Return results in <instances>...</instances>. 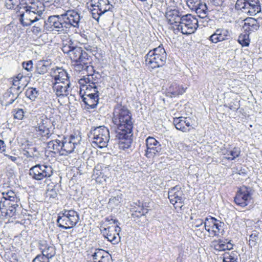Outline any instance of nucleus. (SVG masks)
Instances as JSON below:
<instances>
[{"label":"nucleus","mask_w":262,"mask_h":262,"mask_svg":"<svg viewBox=\"0 0 262 262\" xmlns=\"http://www.w3.org/2000/svg\"><path fill=\"white\" fill-rule=\"evenodd\" d=\"M101 233L105 238L113 244H118L120 241L119 232L121 228L118 225L115 226L114 228L111 227L103 228L101 229Z\"/></svg>","instance_id":"a211bd4d"},{"label":"nucleus","mask_w":262,"mask_h":262,"mask_svg":"<svg viewBox=\"0 0 262 262\" xmlns=\"http://www.w3.org/2000/svg\"><path fill=\"white\" fill-rule=\"evenodd\" d=\"M253 190L251 188L243 186L240 187L234 197L235 204L243 208L247 206L251 202Z\"/></svg>","instance_id":"9b49d317"},{"label":"nucleus","mask_w":262,"mask_h":262,"mask_svg":"<svg viewBox=\"0 0 262 262\" xmlns=\"http://www.w3.org/2000/svg\"><path fill=\"white\" fill-rule=\"evenodd\" d=\"M25 78V77L23 76L22 74L19 73L17 75V76L14 78V79L19 81H23V79Z\"/></svg>","instance_id":"0e129e2a"},{"label":"nucleus","mask_w":262,"mask_h":262,"mask_svg":"<svg viewBox=\"0 0 262 262\" xmlns=\"http://www.w3.org/2000/svg\"><path fill=\"white\" fill-rule=\"evenodd\" d=\"M80 95L82 98H94L95 100H99V88L86 87L85 86H80Z\"/></svg>","instance_id":"a878e982"},{"label":"nucleus","mask_w":262,"mask_h":262,"mask_svg":"<svg viewBox=\"0 0 262 262\" xmlns=\"http://www.w3.org/2000/svg\"><path fill=\"white\" fill-rule=\"evenodd\" d=\"M241 154V149L239 148L235 147L230 151H227L225 155H227L225 158L228 160H233L238 157Z\"/></svg>","instance_id":"a19ab883"},{"label":"nucleus","mask_w":262,"mask_h":262,"mask_svg":"<svg viewBox=\"0 0 262 262\" xmlns=\"http://www.w3.org/2000/svg\"><path fill=\"white\" fill-rule=\"evenodd\" d=\"M76 64L75 65V70L76 71H81L85 70L87 72H94V67L92 66H89V63L83 64L82 62H76Z\"/></svg>","instance_id":"79ce46f5"},{"label":"nucleus","mask_w":262,"mask_h":262,"mask_svg":"<svg viewBox=\"0 0 262 262\" xmlns=\"http://www.w3.org/2000/svg\"><path fill=\"white\" fill-rule=\"evenodd\" d=\"M196 9L194 11L198 14V16L200 18H205L207 16L208 8L206 4L201 2L200 4L197 6Z\"/></svg>","instance_id":"c9c22d12"},{"label":"nucleus","mask_w":262,"mask_h":262,"mask_svg":"<svg viewBox=\"0 0 262 262\" xmlns=\"http://www.w3.org/2000/svg\"><path fill=\"white\" fill-rule=\"evenodd\" d=\"M50 120L46 117H40L36 119L33 128L35 133L42 137L49 138L51 136L52 124Z\"/></svg>","instance_id":"1a4fd4ad"},{"label":"nucleus","mask_w":262,"mask_h":262,"mask_svg":"<svg viewBox=\"0 0 262 262\" xmlns=\"http://www.w3.org/2000/svg\"><path fill=\"white\" fill-rule=\"evenodd\" d=\"M134 122L131 111L126 106L120 104L115 106L112 117V128L120 142L125 143L126 148L132 142Z\"/></svg>","instance_id":"f257e3e1"},{"label":"nucleus","mask_w":262,"mask_h":262,"mask_svg":"<svg viewBox=\"0 0 262 262\" xmlns=\"http://www.w3.org/2000/svg\"><path fill=\"white\" fill-rule=\"evenodd\" d=\"M185 92V89L182 86L176 82L171 83L167 89V95L170 97H175L180 95H182Z\"/></svg>","instance_id":"473e14b6"},{"label":"nucleus","mask_w":262,"mask_h":262,"mask_svg":"<svg viewBox=\"0 0 262 262\" xmlns=\"http://www.w3.org/2000/svg\"><path fill=\"white\" fill-rule=\"evenodd\" d=\"M48 25L46 23L45 19L41 20L38 21V23L35 24L32 28V32L36 36L39 35L43 31V27L45 25Z\"/></svg>","instance_id":"ea45409f"},{"label":"nucleus","mask_w":262,"mask_h":262,"mask_svg":"<svg viewBox=\"0 0 262 262\" xmlns=\"http://www.w3.org/2000/svg\"><path fill=\"white\" fill-rule=\"evenodd\" d=\"M258 239V232L256 231H253L252 233L250 235L249 245L250 247H254L257 243Z\"/></svg>","instance_id":"de8ad7c7"},{"label":"nucleus","mask_w":262,"mask_h":262,"mask_svg":"<svg viewBox=\"0 0 262 262\" xmlns=\"http://www.w3.org/2000/svg\"><path fill=\"white\" fill-rule=\"evenodd\" d=\"M167 54L162 47L159 46L148 52L145 56V63L151 69L163 66L166 61Z\"/></svg>","instance_id":"7ed1b4c3"},{"label":"nucleus","mask_w":262,"mask_h":262,"mask_svg":"<svg viewBox=\"0 0 262 262\" xmlns=\"http://www.w3.org/2000/svg\"><path fill=\"white\" fill-rule=\"evenodd\" d=\"M122 200V194L118 195L116 196L111 198L110 199L109 203L115 204L116 205H118L120 203Z\"/></svg>","instance_id":"4d7b16f0"},{"label":"nucleus","mask_w":262,"mask_h":262,"mask_svg":"<svg viewBox=\"0 0 262 262\" xmlns=\"http://www.w3.org/2000/svg\"><path fill=\"white\" fill-rule=\"evenodd\" d=\"M112 220H113V219H110V218H109V217H106V218H105V221H106V222H111Z\"/></svg>","instance_id":"338daca9"},{"label":"nucleus","mask_w":262,"mask_h":262,"mask_svg":"<svg viewBox=\"0 0 262 262\" xmlns=\"http://www.w3.org/2000/svg\"><path fill=\"white\" fill-rule=\"evenodd\" d=\"M95 99H96V97H94V98H82L88 109L94 108L97 106L99 100H96Z\"/></svg>","instance_id":"a18cd8bd"},{"label":"nucleus","mask_w":262,"mask_h":262,"mask_svg":"<svg viewBox=\"0 0 262 262\" xmlns=\"http://www.w3.org/2000/svg\"><path fill=\"white\" fill-rule=\"evenodd\" d=\"M71 59L75 62H82L83 64L91 63L92 58L88 53L82 48L75 46L68 56Z\"/></svg>","instance_id":"ddd939ff"},{"label":"nucleus","mask_w":262,"mask_h":262,"mask_svg":"<svg viewBox=\"0 0 262 262\" xmlns=\"http://www.w3.org/2000/svg\"><path fill=\"white\" fill-rule=\"evenodd\" d=\"M198 27V20L194 16L188 14L182 16V19L177 25V28L174 30H177L183 34L188 35L193 33Z\"/></svg>","instance_id":"423d86ee"},{"label":"nucleus","mask_w":262,"mask_h":262,"mask_svg":"<svg viewBox=\"0 0 262 262\" xmlns=\"http://www.w3.org/2000/svg\"><path fill=\"white\" fill-rule=\"evenodd\" d=\"M63 21L66 23V25L68 26H73L75 28H78L80 23V19L82 17L80 14L75 10L70 9L66 11L63 14H62Z\"/></svg>","instance_id":"2eb2a0df"},{"label":"nucleus","mask_w":262,"mask_h":262,"mask_svg":"<svg viewBox=\"0 0 262 262\" xmlns=\"http://www.w3.org/2000/svg\"><path fill=\"white\" fill-rule=\"evenodd\" d=\"M239 254L236 251L226 252L223 255V262H237Z\"/></svg>","instance_id":"e433bc0d"},{"label":"nucleus","mask_w":262,"mask_h":262,"mask_svg":"<svg viewBox=\"0 0 262 262\" xmlns=\"http://www.w3.org/2000/svg\"><path fill=\"white\" fill-rule=\"evenodd\" d=\"M70 85L71 84L70 81H56L53 83V91L58 97H64L67 96L69 94V88Z\"/></svg>","instance_id":"b1692460"},{"label":"nucleus","mask_w":262,"mask_h":262,"mask_svg":"<svg viewBox=\"0 0 262 262\" xmlns=\"http://www.w3.org/2000/svg\"><path fill=\"white\" fill-rule=\"evenodd\" d=\"M191 119L189 118L180 117L174 118L173 124L176 128L183 132L189 131L191 126Z\"/></svg>","instance_id":"bb28decb"},{"label":"nucleus","mask_w":262,"mask_h":262,"mask_svg":"<svg viewBox=\"0 0 262 262\" xmlns=\"http://www.w3.org/2000/svg\"><path fill=\"white\" fill-rule=\"evenodd\" d=\"M48 23L51 31H54L57 34L63 33L64 32V28H68V26L66 25L65 21L62 14L60 15H53L49 17Z\"/></svg>","instance_id":"4468645a"},{"label":"nucleus","mask_w":262,"mask_h":262,"mask_svg":"<svg viewBox=\"0 0 262 262\" xmlns=\"http://www.w3.org/2000/svg\"><path fill=\"white\" fill-rule=\"evenodd\" d=\"M225 106L233 111H236L239 108V104L237 101L235 102H231Z\"/></svg>","instance_id":"6e6d98bb"},{"label":"nucleus","mask_w":262,"mask_h":262,"mask_svg":"<svg viewBox=\"0 0 262 262\" xmlns=\"http://www.w3.org/2000/svg\"><path fill=\"white\" fill-rule=\"evenodd\" d=\"M22 153L27 158L36 159L38 157L37 148L36 147H27L23 149Z\"/></svg>","instance_id":"58836bf2"},{"label":"nucleus","mask_w":262,"mask_h":262,"mask_svg":"<svg viewBox=\"0 0 262 262\" xmlns=\"http://www.w3.org/2000/svg\"><path fill=\"white\" fill-rule=\"evenodd\" d=\"M61 140L58 139L52 140L48 142L47 148L54 154H59L61 155Z\"/></svg>","instance_id":"f704fd0d"},{"label":"nucleus","mask_w":262,"mask_h":262,"mask_svg":"<svg viewBox=\"0 0 262 262\" xmlns=\"http://www.w3.org/2000/svg\"><path fill=\"white\" fill-rule=\"evenodd\" d=\"M74 46L73 42L70 40L63 43L62 51L64 54H67L69 56Z\"/></svg>","instance_id":"49530a36"},{"label":"nucleus","mask_w":262,"mask_h":262,"mask_svg":"<svg viewBox=\"0 0 262 262\" xmlns=\"http://www.w3.org/2000/svg\"><path fill=\"white\" fill-rule=\"evenodd\" d=\"M224 223L221 222L214 217H206L204 228L212 236H217L222 233L224 230Z\"/></svg>","instance_id":"f8f14e48"},{"label":"nucleus","mask_w":262,"mask_h":262,"mask_svg":"<svg viewBox=\"0 0 262 262\" xmlns=\"http://www.w3.org/2000/svg\"><path fill=\"white\" fill-rule=\"evenodd\" d=\"M4 156L8 158L10 160L12 161L13 162L17 164V161L18 160L19 157H15L14 156H10L8 154H4Z\"/></svg>","instance_id":"052dcab7"},{"label":"nucleus","mask_w":262,"mask_h":262,"mask_svg":"<svg viewBox=\"0 0 262 262\" xmlns=\"http://www.w3.org/2000/svg\"><path fill=\"white\" fill-rule=\"evenodd\" d=\"M42 15H38L36 13L25 11L20 14L19 20L23 26H29L34 23L44 19Z\"/></svg>","instance_id":"6ab92c4d"},{"label":"nucleus","mask_w":262,"mask_h":262,"mask_svg":"<svg viewBox=\"0 0 262 262\" xmlns=\"http://www.w3.org/2000/svg\"><path fill=\"white\" fill-rule=\"evenodd\" d=\"M90 6L93 8L91 9L92 16L98 22L101 16L113 7L108 0H91Z\"/></svg>","instance_id":"0eeeda50"},{"label":"nucleus","mask_w":262,"mask_h":262,"mask_svg":"<svg viewBox=\"0 0 262 262\" xmlns=\"http://www.w3.org/2000/svg\"><path fill=\"white\" fill-rule=\"evenodd\" d=\"M84 49L88 51H92V47L89 45H86L84 46Z\"/></svg>","instance_id":"69168bd1"},{"label":"nucleus","mask_w":262,"mask_h":262,"mask_svg":"<svg viewBox=\"0 0 262 262\" xmlns=\"http://www.w3.org/2000/svg\"><path fill=\"white\" fill-rule=\"evenodd\" d=\"M92 144L101 148L106 147L110 140L108 129L104 126L92 127L90 131Z\"/></svg>","instance_id":"20e7f679"},{"label":"nucleus","mask_w":262,"mask_h":262,"mask_svg":"<svg viewBox=\"0 0 262 262\" xmlns=\"http://www.w3.org/2000/svg\"><path fill=\"white\" fill-rule=\"evenodd\" d=\"M22 66L25 70L31 72L33 69V62L32 60L24 61L22 63Z\"/></svg>","instance_id":"5fc2aeb1"},{"label":"nucleus","mask_w":262,"mask_h":262,"mask_svg":"<svg viewBox=\"0 0 262 262\" xmlns=\"http://www.w3.org/2000/svg\"><path fill=\"white\" fill-rule=\"evenodd\" d=\"M79 221V216L78 212L71 209L64 210L60 212L57 222L60 228L68 229L75 226Z\"/></svg>","instance_id":"39448f33"},{"label":"nucleus","mask_w":262,"mask_h":262,"mask_svg":"<svg viewBox=\"0 0 262 262\" xmlns=\"http://www.w3.org/2000/svg\"><path fill=\"white\" fill-rule=\"evenodd\" d=\"M33 262H50V259L39 254L34 258Z\"/></svg>","instance_id":"13d9d810"},{"label":"nucleus","mask_w":262,"mask_h":262,"mask_svg":"<svg viewBox=\"0 0 262 262\" xmlns=\"http://www.w3.org/2000/svg\"><path fill=\"white\" fill-rule=\"evenodd\" d=\"M114 224H116L118 222V220H114L113 219V220H112Z\"/></svg>","instance_id":"774afa93"},{"label":"nucleus","mask_w":262,"mask_h":262,"mask_svg":"<svg viewBox=\"0 0 262 262\" xmlns=\"http://www.w3.org/2000/svg\"><path fill=\"white\" fill-rule=\"evenodd\" d=\"M193 225L195 227H199L202 225L205 226V221H204L202 219H198L194 220L193 222Z\"/></svg>","instance_id":"bf43d9fd"},{"label":"nucleus","mask_w":262,"mask_h":262,"mask_svg":"<svg viewBox=\"0 0 262 262\" xmlns=\"http://www.w3.org/2000/svg\"><path fill=\"white\" fill-rule=\"evenodd\" d=\"M168 199L170 202L173 205L178 203L181 204L184 203L185 198L180 186L176 185L169 189L168 191Z\"/></svg>","instance_id":"412c9836"},{"label":"nucleus","mask_w":262,"mask_h":262,"mask_svg":"<svg viewBox=\"0 0 262 262\" xmlns=\"http://www.w3.org/2000/svg\"><path fill=\"white\" fill-rule=\"evenodd\" d=\"M87 262H111L109 253L102 249H96L94 252L88 256Z\"/></svg>","instance_id":"aec40b11"},{"label":"nucleus","mask_w":262,"mask_h":262,"mask_svg":"<svg viewBox=\"0 0 262 262\" xmlns=\"http://www.w3.org/2000/svg\"><path fill=\"white\" fill-rule=\"evenodd\" d=\"M12 113H13L14 118L18 120H22L24 117L25 112L22 108L14 109Z\"/></svg>","instance_id":"3c124183"},{"label":"nucleus","mask_w":262,"mask_h":262,"mask_svg":"<svg viewBox=\"0 0 262 262\" xmlns=\"http://www.w3.org/2000/svg\"><path fill=\"white\" fill-rule=\"evenodd\" d=\"M134 213H133V216L140 217L145 215L147 213V209L144 208L142 206H138L137 207H135Z\"/></svg>","instance_id":"09e8293b"},{"label":"nucleus","mask_w":262,"mask_h":262,"mask_svg":"<svg viewBox=\"0 0 262 262\" xmlns=\"http://www.w3.org/2000/svg\"><path fill=\"white\" fill-rule=\"evenodd\" d=\"M19 80H16L15 79H13V86L10 88H13V92L15 93H18V95L22 92V90L24 89V87L26 86V84H21V86H18L19 85Z\"/></svg>","instance_id":"8fccbe9b"},{"label":"nucleus","mask_w":262,"mask_h":262,"mask_svg":"<svg viewBox=\"0 0 262 262\" xmlns=\"http://www.w3.org/2000/svg\"><path fill=\"white\" fill-rule=\"evenodd\" d=\"M51 75L56 81H70L69 77L67 71L61 68L56 67L55 68H52L51 72Z\"/></svg>","instance_id":"c85d7f7f"},{"label":"nucleus","mask_w":262,"mask_h":262,"mask_svg":"<svg viewBox=\"0 0 262 262\" xmlns=\"http://www.w3.org/2000/svg\"><path fill=\"white\" fill-rule=\"evenodd\" d=\"M0 198V210L5 217H13L21 207V198L18 192L6 189L2 192Z\"/></svg>","instance_id":"f03ea898"},{"label":"nucleus","mask_w":262,"mask_h":262,"mask_svg":"<svg viewBox=\"0 0 262 262\" xmlns=\"http://www.w3.org/2000/svg\"><path fill=\"white\" fill-rule=\"evenodd\" d=\"M20 0H9L6 4V6L8 9H14L20 4Z\"/></svg>","instance_id":"864d4df0"},{"label":"nucleus","mask_w":262,"mask_h":262,"mask_svg":"<svg viewBox=\"0 0 262 262\" xmlns=\"http://www.w3.org/2000/svg\"><path fill=\"white\" fill-rule=\"evenodd\" d=\"M24 9L25 11L36 13L38 15H42L43 12L45 11L43 3L38 1L30 2L29 4L24 7Z\"/></svg>","instance_id":"c756f323"},{"label":"nucleus","mask_w":262,"mask_h":262,"mask_svg":"<svg viewBox=\"0 0 262 262\" xmlns=\"http://www.w3.org/2000/svg\"><path fill=\"white\" fill-rule=\"evenodd\" d=\"M79 140L74 136L63 138L61 140V156H66L73 152Z\"/></svg>","instance_id":"f3484780"},{"label":"nucleus","mask_w":262,"mask_h":262,"mask_svg":"<svg viewBox=\"0 0 262 262\" xmlns=\"http://www.w3.org/2000/svg\"><path fill=\"white\" fill-rule=\"evenodd\" d=\"M238 42L243 47H248L250 43L249 34L247 33H242L238 38Z\"/></svg>","instance_id":"37998d69"},{"label":"nucleus","mask_w":262,"mask_h":262,"mask_svg":"<svg viewBox=\"0 0 262 262\" xmlns=\"http://www.w3.org/2000/svg\"><path fill=\"white\" fill-rule=\"evenodd\" d=\"M13 88H10L3 95V101L5 106L12 104L18 97V93L14 94Z\"/></svg>","instance_id":"72a5a7b5"},{"label":"nucleus","mask_w":262,"mask_h":262,"mask_svg":"<svg viewBox=\"0 0 262 262\" xmlns=\"http://www.w3.org/2000/svg\"><path fill=\"white\" fill-rule=\"evenodd\" d=\"M235 8L250 15H254L261 11L258 0H237Z\"/></svg>","instance_id":"9d476101"},{"label":"nucleus","mask_w":262,"mask_h":262,"mask_svg":"<svg viewBox=\"0 0 262 262\" xmlns=\"http://www.w3.org/2000/svg\"><path fill=\"white\" fill-rule=\"evenodd\" d=\"M201 1L200 0H188L187 1V5L189 8L192 11H194L197 6L200 4Z\"/></svg>","instance_id":"603ef678"},{"label":"nucleus","mask_w":262,"mask_h":262,"mask_svg":"<svg viewBox=\"0 0 262 262\" xmlns=\"http://www.w3.org/2000/svg\"><path fill=\"white\" fill-rule=\"evenodd\" d=\"M259 27V24L256 19L249 17L245 19L243 28L246 33L250 34L257 30Z\"/></svg>","instance_id":"7c9ffc66"},{"label":"nucleus","mask_w":262,"mask_h":262,"mask_svg":"<svg viewBox=\"0 0 262 262\" xmlns=\"http://www.w3.org/2000/svg\"><path fill=\"white\" fill-rule=\"evenodd\" d=\"M53 168L49 165L36 164L30 168L29 174L36 181H41L48 178L53 174Z\"/></svg>","instance_id":"6e6552de"},{"label":"nucleus","mask_w":262,"mask_h":262,"mask_svg":"<svg viewBox=\"0 0 262 262\" xmlns=\"http://www.w3.org/2000/svg\"><path fill=\"white\" fill-rule=\"evenodd\" d=\"M231 32L223 28H218L209 37V40L213 43L228 40L231 38Z\"/></svg>","instance_id":"5701e85b"},{"label":"nucleus","mask_w":262,"mask_h":262,"mask_svg":"<svg viewBox=\"0 0 262 262\" xmlns=\"http://www.w3.org/2000/svg\"><path fill=\"white\" fill-rule=\"evenodd\" d=\"M98 76H100L98 73L95 74H90L87 75V77H84L79 80V84L80 86H85L86 87L93 88L95 87H100L98 85V81L99 78Z\"/></svg>","instance_id":"393cba45"},{"label":"nucleus","mask_w":262,"mask_h":262,"mask_svg":"<svg viewBox=\"0 0 262 262\" xmlns=\"http://www.w3.org/2000/svg\"><path fill=\"white\" fill-rule=\"evenodd\" d=\"M225 0H211L212 4L215 6H222Z\"/></svg>","instance_id":"680f3d73"},{"label":"nucleus","mask_w":262,"mask_h":262,"mask_svg":"<svg viewBox=\"0 0 262 262\" xmlns=\"http://www.w3.org/2000/svg\"><path fill=\"white\" fill-rule=\"evenodd\" d=\"M146 150L145 155L148 158H152L161 151V145L155 138L148 137L146 139Z\"/></svg>","instance_id":"dca6fc26"},{"label":"nucleus","mask_w":262,"mask_h":262,"mask_svg":"<svg viewBox=\"0 0 262 262\" xmlns=\"http://www.w3.org/2000/svg\"><path fill=\"white\" fill-rule=\"evenodd\" d=\"M211 246L216 251L231 250L233 248V244L230 241L226 242L221 239L212 241Z\"/></svg>","instance_id":"2f4dec72"},{"label":"nucleus","mask_w":262,"mask_h":262,"mask_svg":"<svg viewBox=\"0 0 262 262\" xmlns=\"http://www.w3.org/2000/svg\"><path fill=\"white\" fill-rule=\"evenodd\" d=\"M182 16L180 11L177 9H170L167 11L165 14L168 23L174 25V29L177 28V25H178L182 19Z\"/></svg>","instance_id":"cd10ccee"},{"label":"nucleus","mask_w":262,"mask_h":262,"mask_svg":"<svg viewBox=\"0 0 262 262\" xmlns=\"http://www.w3.org/2000/svg\"><path fill=\"white\" fill-rule=\"evenodd\" d=\"M40 94L39 91L35 88H28L26 92V96L32 101H35Z\"/></svg>","instance_id":"4c0bfd02"},{"label":"nucleus","mask_w":262,"mask_h":262,"mask_svg":"<svg viewBox=\"0 0 262 262\" xmlns=\"http://www.w3.org/2000/svg\"><path fill=\"white\" fill-rule=\"evenodd\" d=\"M47 61H41L38 64L37 67V73L39 74H44L46 73L49 69V65Z\"/></svg>","instance_id":"c03bdc74"},{"label":"nucleus","mask_w":262,"mask_h":262,"mask_svg":"<svg viewBox=\"0 0 262 262\" xmlns=\"http://www.w3.org/2000/svg\"><path fill=\"white\" fill-rule=\"evenodd\" d=\"M5 147L6 145L4 141L0 140V152H2L5 150Z\"/></svg>","instance_id":"e2e57ef3"},{"label":"nucleus","mask_w":262,"mask_h":262,"mask_svg":"<svg viewBox=\"0 0 262 262\" xmlns=\"http://www.w3.org/2000/svg\"><path fill=\"white\" fill-rule=\"evenodd\" d=\"M38 248L41 251L42 255L49 259L53 257L56 254V249L53 244L48 243L45 240H40L38 243Z\"/></svg>","instance_id":"4be33fe9"}]
</instances>
